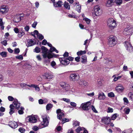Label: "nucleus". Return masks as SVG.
I'll use <instances>...</instances> for the list:
<instances>
[{"mask_svg":"<svg viewBox=\"0 0 133 133\" xmlns=\"http://www.w3.org/2000/svg\"><path fill=\"white\" fill-rule=\"evenodd\" d=\"M108 96L109 97H114V94L112 92H111L108 93Z\"/></svg>","mask_w":133,"mask_h":133,"instance_id":"nucleus-53","label":"nucleus"},{"mask_svg":"<svg viewBox=\"0 0 133 133\" xmlns=\"http://www.w3.org/2000/svg\"><path fill=\"white\" fill-rule=\"evenodd\" d=\"M79 122L76 120H74L73 121V125L74 127H75L79 126Z\"/></svg>","mask_w":133,"mask_h":133,"instance_id":"nucleus-31","label":"nucleus"},{"mask_svg":"<svg viewBox=\"0 0 133 133\" xmlns=\"http://www.w3.org/2000/svg\"><path fill=\"white\" fill-rule=\"evenodd\" d=\"M69 121V119H67L66 118H64L62 119V123L63 124L64 123H65Z\"/></svg>","mask_w":133,"mask_h":133,"instance_id":"nucleus-49","label":"nucleus"},{"mask_svg":"<svg viewBox=\"0 0 133 133\" xmlns=\"http://www.w3.org/2000/svg\"><path fill=\"white\" fill-rule=\"evenodd\" d=\"M29 87H32L35 88V90L39 91V88L38 86L37 85L31 84L29 86Z\"/></svg>","mask_w":133,"mask_h":133,"instance_id":"nucleus-27","label":"nucleus"},{"mask_svg":"<svg viewBox=\"0 0 133 133\" xmlns=\"http://www.w3.org/2000/svg\"><path fill=\"white\" fill-rule=\"evenodd\" d=\"M4 23L3 22L2 19L0 18V26L2 30H4Z\"/></svg>","mask_w":133,"mask_h":133,"instance_id":"nucleus-34","label":"nucleus"},{"mask_svg":"<svg viewBox=\"0 0 133 133\" xmlns=\"http://www.w3.org/2000/svg\"><path fill=\"white\" fill-rule=\"evenodd\" d=\"M113 111V110L112 108L108 107L107 112H112Z\"/></svg>","mask_w":133,"mask_h":133,"instance_id":"nucleus-52","label":"nucleus"},{"mask_svg":"<svg viewBox=\"0 0 133 133\" xmlns=\"http://www.w3.org/2000/svg\"><path fill=\"white\" fill-rule=\"evenodd\" d=\"M94 10L96 16H98L100 15L102 13V10L98 6H96L95 7Z\"/></svg>","mask_w":133,"mask_h":133,"instance_id":"nucleus-9","label":"nucleus"},{"mask_svg":"<svg viewBox=\"0 0 133 133\" xmlns=\"http://www.w3.org/2000/svg\"><path fill=\"white\" fill-rule=\"evenodd\" d=\"M123 100L125 104H127L129 102L128 99L126 98H124Z\"/></svg>","mask_w":133,"mask_h":133,"instance_id":"nucleus-56","label":"nucleus"},{"mask_svg":"<svg viewBox=\"0 0 133 133\" xmlns=\"http://www.w3.org/2000/svg\"><path fill=\"white\" fill-rule=\"evenodd\" d=\"M60 86L62 88H65L66 90H68V89L70 88V86L66 83L63 82H61L60 83Z\"/></svg>","mask_w":133,"mask_h":133,"instance_id":"nucleus-12","label":"nucleus"},{"mask_svg":"<svg viewBox=\"0 0 133 133\" xmlns=\"http://www.w3.org/2000/svg\"><path fill=\"white\" fill-rule=\"evenodd\" d=\"M64 7L68 9L69 10L70 9V5L67 2H65L64 4Z\"/></svg>","mask_w":133,"mask_h":133,"instance_id":"nucleus-32","label":"nucleus"},{"mask_svg":"<svg viewBox=\"0 0 133 133\" xmlns=\"http://www.w3.org/2000/svg\"><path fill=\"white\" fill-rule=\"evenodd\" d=\"M133 33V28L129 25H127L123 31L124 35H131Z\"/></svg>","mask_w":133,"mask_h":133,"instance_id":"nucleus-1","label":"nucleus"},{"mask_svg":"<svg viewBox=\"0 0 133 133\" xmlns=\"http://www.w3.org/2000/svg\"><path fill=\"white\" fill-rule=\"evenodd\" d=\"M91 103L89 101L86 103H82L81 105V107L82 109L84 110H88L90 108Z\"/></svg>","mask_w":133,"mask_h":133,"instance_id":"nucleus-6","label":"nucleus"},{"mask_svg":"<svg viewBox=\"0 0 133 133\" xmlns=\"http://www.w3.org/2000/svg\"><path fill=\"white\" fill-rule=\"evenodd\" d=\"M116 3L117 5H120L122 3V0H117L116 1Z\"/></svg>","mask_w":133,"mask_h":133,"instance_id":"nucleus-46","label":"nucleus"},{"mask_svg":"<svg viewBox=\"0 0 133 133\" xmlns=\"http://www.w3.org/2000/svg\"><path fill=\"white\" fill-rule=\"evenodd\" d=\"M42 52L43 53L42 56L43 58H45L47 57L46 54L48 49L44 46H42L41 48Z\"/></svg>","mask_w":133,"mask_h":133,"instance_id":"nucleus-11","label":"nucleus"},{"mask_svg":"<svg viewBox=\"0 0 133 133\" xmlns=\"http://www.w3.org/2000/svg\"><path fill=\"white\" fill-rule=\"evenodd\" d=\"M29 26L27 25L25 27L24 29L26 31L28 32L29 31Z\"/></svg>","mask_w":133,"mask_h":133,"instance_id":"nucleus-59","label":"nucleus"},{"mask_svg":"<svg viewBox=\"0 0 133 133\" xmlns=\"http://www.w3.org/2000/svg\"><path fill=\"white\" fill-rule=\"evenodd\" d=\"M50 52H51L53 51H55L56 53H58V51L54 47H52L50 49Z\"/></svg>","mask_w":133,"mask_h":133,"instance_id":"nucleus-35","label":"nucleus"},{"mask_svg":"<svg viewBox=\"0 0 133 133\" xmlns=\"http://www.w3.org/2000/svg\"><path fill=\"white\" fill-rule=\"evenodd\" d=\"M125 113L127 114H129L130 111V109L128 108H125L124 110Z\"/></svg>","mask_w":133,"mask_h":133,"instance_id":"nucleus-45","label":"nucleus"},{"mask_svg":"<svg viewBox=\"0 0 133 133\" xmlns=\"http://www.w3.org/2000/svg\"><path fill=\"white\" fill-rule=\"evenodd\" d=\"M25 131V129L22 128H20L19 129V131L22 133H24Z\"/></svg>","mask_w":133,"mask_h":133,"instance_id":"nucleus-50","label":"nucleus"},{"mask_svg":"<svg viewBox=\"0 0 133 133\" xmlns=\"http://www.w3.org/2000/svg\"><path fill=\"white\" fill-rule=\"evenodd\" d=\"M42 118L43 119V122L39 125L40 126H41V125L42 126L41 127V128L46 127L49 124L48 117L45 116H43Z\"/></svg>","mask_w":133,"mask_h":133,"instance_id":"nucleus-4","label":"nucleus"},{"mask_svg":"<svg viewBox=\"0 0 133 133\" xmlns=\"http://www.w3.org/2000/svg\"><path fill=\"white\" fill-rule=\"evenodd\" d=\"M32 129L36 131L39 129V128L37 126H35L33 127Z\"/></svg>","mask_w":133,"mask_h":133,"instance_id":"nucleus-58","label":"nucleus"},{"mask_svg":"<svg viewBox=\"0 0 133 133\" xmlns=\"http://www.w3.org/2000/svg\"><path fill=\"white\" fill-rule=\"evenodd\" d=\"M83 20L85 21L86 22V23L88 24H89L90 23V22L91 21L90 19L86 17L84 18H83Z\"/></svg>","mask_w":133,"mask_h":133,"instance_id":"nucleus-39","label":"nucleus"},{"mask_svg":"<svg viewBox=\"0 0 133 133\" xmlns=\"http://www.w3.org/2000/svg\"><path fill=\"white\" fill-rule=\"evenodd\" d=\"M73 4L74 6H76V10L79 12H81V6L79 5V3L78 2L74 3Z\"/></svg>","mask_w":133,"mask_h":133,"instance_id":"nucleus-22","label":"nucleus"},{"mask_svg":"<svg viewBox=\"0 0 133 133\" xmlns=\"http://www.w3.org/2000/svg\"><path fill=\"white\" fill-rule=\"evenodd\" d=\"M85 129V128L83 127H79L76 130V131L77 132H80V131L84 130Z\"/></svg>","mask_w":133,"mask_h":133,"instance_id":"nucleus-33","label":"nucleus"},{"mask_svg":"<svg viewBox=\"0 0 133 133\" xmlns=\"http://www.w3.org/2000/svg\"><path fill=\"white\" fill-rule=\"evenodd\" d=\"M47 57L48 58V59H50L52 58L53 57H55V56L54 55H52V54L50 53H47L46 54Z\"/></svg>","mask_w":133,"mask_h":133,"instance_id":"nucleus-38","label":"nucleus"},{"mask_svg":"<svg viewBox=\"0 0 133 133\" xmlns=\"http://www.w3.org/2000/svg\"><path fill=\"white\" fill-rule=\"evenodd\" d=\"M31 84H28L25 83H21L20 84L21 87L24 89L30 90V89L27 87V86L29 87V86Z\"/></svg>","mask_w":133,"mask_h":133,"instance_id":"nucleus-24","label":"nucleus"},{"mask_svg":"<svg viewBox=\"0 0 133 133\" xmlns=\"http://www.w3.org/2000/svg\"><path fill=\"white\" fill-rule=\"evenodd\" d=\"M40 51L41 50L40 48L37 47H36L35 49H34V51L36 53H39Z\"/></svg>","mask_w":133,"mask_h":133,"instance_id":"nucleus-43","label":"nucleus"},{"mask_svg":"<svg viewBox=\"0 0 133 133\" xmlns=\"http://www.w3.org/2000/svg\"><path fill=\"white\" fill-rule=\"evenodd\" d=\"M37 37L39 39L41 40L42 39L44 38L43 36L40 34L37 35Z\"/></svg>","mask_w":133,"mask_h":133,"instance_id":"nucleus-47","label":"nucleus"},{"mask_svg":"<svg viewBox=\"0 0 133 133\" xmlns=\"http://www.w3.org/2000/svg\"><path fill=\"white\" fill-rule=\"evenodd\" d=\"M0 55L3 57H5L7 56V52L5 51H3L0 52Z\"/></svg>","mask_w":133,"mask_h":133,"instance_id":"nucleus-36","label":"nucleus"},{"mask_svg":"<svg viewBox=\"0 0 133 133\" xmlns=\"http://www.w3.org/2000/svg\"><path fill=\"white\" fill-rule=\"evenodd\" d=\"M116 90L117 91H123L124 90V88L121 84H118L116 86Z\"/></svg>","mask_w":133,"mask_h":133,"instance_id":"nucleus-18","label":"nucleus"},{"mask_svg":"<svg viewBox=\"0 0 133 133\" xmlns=\"http://www.w3.org/2000/svg\"><path fill=\"white\" fill-rule=\"evenodd\" d=\"M105 97L104 94L103 92L99 94L98 96V98L100 99H103L105 98Z\"/></svg>","mask_w":133,"mask_h":133,"instance_id":"nucleus-28","label":"nucleus"},{"mask_svg":"<svg viewBox=\"0 0 133 133\" xmlns=\"http://www.w3.org/2000/svg\"><path fill=\"white\" fill-rule=\"evenodd\" d=\"M8 99L10 101H12L14 100V98L11 96H9L8 97Z\"/></svg>","mask_w":133,"mask_h":133,"instance_id":"nucleus-62","label":"nucleus"},{"mask_svg":"<svg viewBox=\"0 0 133 133\" xmlns=\"http://www.w3.org/2000/svg\"><path fill=\"white\" fill-rule=\"evenodd\" d=\"M44 76L45 77V78L49 81L52 79L54 77V75L51 72H46L44 74Z\"/></svg>","mask_w":133,"mask_h":133,"instance_id":"nucleus-10","label":"nucleus"},{"mask_svg":"<svg viewBox=\"0 0 133 133\" xmlns=\"http://www.w3.org/2000/svg\"><path fill=\"white\" fill-rule=\"evenodd\" d=\"M20 51L19 49L18 48H16L15 49L14 52L16 54H18Z\"/></svg>","mask_w":133,"mask_h":133,"instance_id":"nucleus-61","label":"nucleus"},{"mask_svg":"<svg viewBox=\"0 0 133 133\" xmlns=\"http://www.w3.org/2000/svg\"><path fill=\"white\" fill-rule=\"evenodd\" d=\"M62 2L61 1H58L56 3H53V4L55 7H61L62 5Z\"/></svg>","mask_w":133,"mask_h":133,"instance_id":"nucleus-26","label":"nucleus"},{"mask_svg":"<svg viewBox=\"0 0 133 133\" xmlns=\"http://www.w3.org/2000/svg\"><path fill=\"white\" fill-rule=\"evenodd\" d=\"M20 109V110L18 111V113L20 115L24 113L23 110H24V108L22 107H21Z\"/></svg>","mask_w":133,"mask_h":133,"instance_id":"nucleus-41","label":"nucleus"},{"mask_svg":"<svg viewBox=\"0 0 133 133\" xmlns=\"http://www.w3.org/2000/svg\"><path fill=\"white\" fill-rule=\"evenodd\" d=\"M37 117L36 115H32L31 116H28L26 118L27 119L30 123H35L37 121Z\"/></svg>","mask_w":133,"mask_h":133,"instance_id":"nucleus-7","label":"nucleus"},{"mask_svg":"<svg viewBox=\"0 0 133 133\" xmlns=\"http://www.w3.org/2000/svg\"><path fill=\"white\" fill-rule=\"evenodd\" d=\"M67 59H68V61H69H69H72L74 59V58L72 57H68V58H66Z\"/></svg>","mask_w":133,"mask_h":133,"instance_id":"nucleus-63","label":"nucleus"},{"mask_svg":"<svg viewBox=\"0 0 133 133\" xmlns=\"http://www.w3.org/2000/svg\"><path fill=\"white\" fill-rule=\"evenodd\" d=\"M91 108L92 111L95 113H97V111L96 110L94 107L93 105H92L91 107Z\"/></svg>","mask_w":133,"mask_h":133,"instance_id":"nucleus-55","label":"nucleus"},{"mask_svg":"<svg viewBox=\"0 0 133 133\" xmlns=\"http://www.w3.org/2000/svg\"><path fill=\"white\" fill-rule=\"evenodd\" d=\"M56 65V63L54 61H52L51 63V65L54 68L56 69V67L55 66Z\"/></svg>","mask_w":133,"mask_h":133,"instance_id":"nucleus-44","label":"nucleus"},{"mask_svg":"<svg viewBox=\"0 0 133 133\" xmlns=\"http://www.w3.org/2000/svg\"><path fill=\"white\" fill-rule=\"evenodd\" d=\"M37 24V22H34L32 25V26L34 28H35Z\"/></svg>","mask_w":133,"mask_h":133,"instance_id":"nucleus-64","label":"nucleus"},{"mask_svg":"<svg viewBox=\"0 0 133 133\" xmlns=\"http://www.w3.org/2000/svg\"><path fill=\"white\" fill-rule=\"evenodd\" d=\"M8 11V9L5 6H2L0 9V12L2 14L5 13Z\"/></svg>","mask_w":133,"mask_h":133,"instance_id":"nucleus-15","label":"nucleus"},{"mask_svg":"<svg viewBox=\"0 0 133 133\" xmlns=\"http://www.w3.org/2000/svg\"><path fill=\"white\" fill-rule=\"evenodd\" d=\"M102 120L103 123L105 124H108L110 122V119L109 117H104L102 119Z\"/></svg>","mask_w":133,"mask_h":133,"instance_id":"nucleus-17","label":"nucleus"},{"mask_svg":"<svg viewBox=\"0 0 133 133\" xmlns=\"http://www.w3.org/2000/svg\"><path fill=\"white\" fill-rule=\"evenodd\" d=\"M63 99L68 103H69L70 102V99H69L64 98H63Z\"/></svg>","mask_w":133,"mask_h":133,"instance_id":"nucleus-57","label":"nucleus"},{"mask_svg":"<svg viewBox=\"0 0 133 133\" xmlns=\"http://www.w3.org/2000/svg\"><path fill=\"white\" fill-rule=\"evenodd\" d=\"M107 24L108 26L111 29H113L116 26L115 21L112 18H109L108 20Z\"/></svg>","mask_w":133,"mask_h":133,"instance_id":"nucleus-2","label":"nucleus"},{"mask_svg":"<svg viewBox=\"0 0 133 133\" xmlns=\"http://www.w3.org/2000/svg\"><path fill=\"white\" fill-rule=\"evenodd\" d=\"M9 125L11 128L14 129L16 128L17 127V123L15 121L10 122Z\"/></svg>","mask_w":133,"mask_h":133,"instance_id":"nucleus-23","label":"nucleus"},{"mask_svg":"<svg viewBox=\"0 0 133 133\" xmlns=\"http://www.w3.org/2000/svg\"><path fill=\"white\" fill-rule=\"evenodd\" d=\"M9 107L10 108L9 113L10 115H11L15 112V108L14 106L13 105L10 104Z\"/></svg>","mask_w":133,"mask_h":133,"instance_id":"nucleus-25","label":"nucleus"},{"mask_svg":"<svg viewBox=\"0 0 133 133\" xmlns=\"http://www.w3.org/2000/svg\"><path fill=\"white\" fill-rule=\"evenodd\" d=\"M13 105L15 109H18L20 106V103L18 101L17 99H14L12 103L11 104Z\"/></svg>","mask_w":133,"mask_h":133,"instance_id":"nucleus-13","label":"nucleus"},{"mask_svg":"<svg viewBox=\"0 0 133 133\" xmlns=\"http://www.w3.org/2000/svg\"><path fill=\"white\" fill-rule=\"evenodd\" d=\"M130 39H128L127 41H126L124 43V44L127 50L128 51L131 52L133 50V48L130 42Z\"/></svg>","mask_w":133,"mask_h":133,"instance_id":"nucleus-3","label":"nucleus"},{"mask_svg":"<svg viewBox=\"0 0 133 133\" xmlns=\"http://www.w3.org/2000/svg\"><path fill=\"white\" fill-rule=\"evenodd\" d=\"M116 0H108L106 3V5L108 7H110L114 4Z\"/></svg>","mask_w":133,"mask_h":133,"instance_id":"nucleus-20","label":"nucleus"},{"mask_svg":"<svg viewBox=\"0 0 133 133\" xmlns=\"http://www.w3.org/2000/svg\"><path fill=\"white\" fill-rule=\"evenodd\" d=\"M25 34V32L24 31H20L18 34V36L19 37H22Z\"/></svg>","mask_w":133,"mask_h":133,"instance_id":"nucleus-37","label":"nucleus"},{"mask_svg":"<svg viewBox=\"0 0 133 133\" xmlns=\"http://www.w3.org/2000/svg\"><path fill=\"white\" fill-rule=\"evenodd\" d=\"M16 58L18 59L22 60L23 59V57L21 55H20L19 56H17L16 57Z\"/></svg>","mask_w":133,"mask_h":133,"instance_id":"nucleus-54","label":"nucleus"},{"mask_svg":"<svg viewBox=\"0 0 133 133\" xmlns=\"http://www.w3.org/2000/svg\"><path fill=\"white\" fill-rule=\"evenodd\" d=\"M86 53V51H80L77 52V54L78 55H81L83 54H85Z\"/></svg>","mask_w":133,"mask_h":133,"instance_id":"nucleus-40","label":"nucleus"},{"mask_svg":"<svg viewBox=\"0 0 133 133\" xmlns=\"http://www.w3.org/2000/svg\"><path fill=\"white\" fill-rule=\"evenodd\" d=\"M27 42V46L28 47L33 45L36 43V42L34 40L32 39H30L28 40Z\"/></svg>","mask_w":133,"mask_h":133,"instance_id":"nucleus-16","label":"nucleus"},{"mask_svg":"<svg viewBox=\"0 0 133 133\" xmlns=\"http://www.w3.org/2000/svg\"><path fill=\"white\" fill-rule=\"evenodd\" d=\"M21 20V17L19 15H15L14 17L13 21L17 23L20 21Z\"/></svg>","mask_w":133,"mask_h":133,"instance_id":"nucleus-21","label":"nucleus"},{"mask_svg":"<svg viewBox=\"0 0 133 133\" xmlns=\"http://www.w3.org/2000/svg\"><path fill=\"white\" fill-rule=\"evenodd\" d=\"M121 77L122 76H118L117 77H114L113 80L115 82L117 81L118 79L121 78Z\"/></svg>","mask_w":133,"mask_h":133,"instance_id":"nucleus-51","label":"nucleus"},{"mask_svg":"<svg viewBox=\"0 0 133 133\" xmlns=\"http://www.w3.org/2000/svg\"><path fill=\"white\" fill-rule=\"evenodd\" d=\"M81 58L82 59L81 61V62L82 63L84 64L87 62V57L85 55L82 56Z\"/></svg>","mask_w":133,"mask_h":133,"instance_id":"nucleus-29","label":"nucleus"},{"mask_svg":"<svg viewBox=\"0 0 133 133\" xmlns=\"http://www.w3.org/2000/svg\"><path fill=\"white\" fill-rule=\"evenodd\" d=\"M64 114L62 112V113H59L57 115V118L59 119H61L62 118L64 117Z\"/></svg>","mask_w":133,"mask_h":133,"instance_id":"nucleus-30","label":"nucleus"},{"mask_svg":"<svg viewBox=\"0 0 133 133\" xmlns=\"http://www.w3.org/2000/svg\"><path fill=\"white\" fill-rule=\"evenodd\" d=\"M47 41L45 39L43 40L42 42V44L43 45H45L47 44Z\"/></svg>","mask_w":133,"mask_h":133,"instance_id":"nucleus-60","label":"nucleus"},{"mask_svg":"<svg viewBox=\"0 0 133 133\" xmlns=\"http://www.w3.org/2000/svg\"><path fill=\"white\" fill-rule=\"evenodd\" d=\"M61 60L60 59L61 63L64 65H67L69 64V62L66 58H62L61 59Z\"/></svg>","mask_w":133,"mask_h":133,"instance_id":"nucleus-14","label":"nucleus"},{"mask_svg":"<svg viewBox=\"0 0 133 133\" xmlns=\"http://www.w3.org/2000/svg\"><path fill=\"white\" fill-rule=\"evenodd\" d=\"M117 117V114H114L111 117V119L112 120H114Z\"/></svg>","mask_w":133,"mask_h":133,"instance_id":"nucleus-48","label":"nucleus"},{"mask_svg":"<svg viewBox=\"0 0 133 133\" xmlns=\"http://www.w3.org/2000/svg\"><path fill=\"white\" fill-rule=\"evenodd\" d=\"M78 83L82 86H87L88 85V83L86 81L83 80L78 81Z\"/></svg>","mask_w":133,"mask_h":133,"instance_id":"nucleus-19","label":"nucleus"},{"mask_svg":"<svg viewBox=\"0 0 133 133\" xmlns=\"http://www.w3.org/2000/svg\"><path fill=\"white\" fill-rule=\"evenodd\" d=\"M115 38V37L113 35H111L110 36L108 43L110 46L112 47L115 44L116 42Z\"/></svg>","mask_w":133,"mask_h":133,"instance_id":"nucleus-5","label":"nucleus"},{"mask_svg":"<svg viewBox=\"0 0 133 133\" xmlns=\"http://www.w3.org/2000/svg\"><path fill=\"white\" fill-rule=\"evenodd\" d=\"M79 77V76L77 74H71L70 76V79L71 81L75 82L78 80Z\"/></svg>","mask_w":133,"mask_h":133,"instance_id":"nucleus-8","label":"nucleus"},{"mask_svg":"<svg viewBox=\"0 0 133 133\" xmlns=\"http://www.w3.org/2000/svg\"><path fill=\"white\" fill-rule=\"evenodd\" d=\"M52 107V105L51 104H48L46 107L47 110H49Z\"/></svg>","mask_w":133,"mask_h":133,"instance_id":"nucleus-42","label":"nucleus"}]
</instances>
